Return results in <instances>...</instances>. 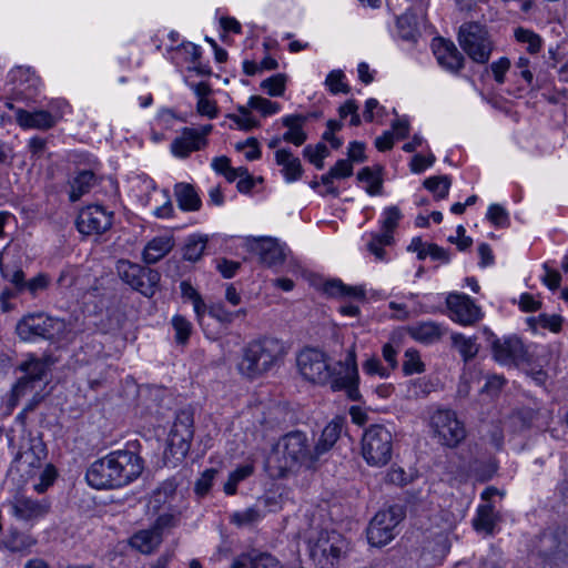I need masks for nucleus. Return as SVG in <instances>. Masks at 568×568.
Returning <instances> with one entry per match:
<instances>
[{
    "label": "nucleus",
    "mask_w": 568,
    "mask_h": 568,
    "mask_svg": "<svg viewBox=\"0 0 568 568\" xmlns=\"http://www.w3.org/2000/svg\"><path fill=\"white\" fill-rule=\"evenodd\" d=\"M297 368L302 376L316 384L329 382L334 392L345 390L352 400L359 399L358 390V369L356 363V353L352 347L344 361L337 363V367H331L325 353L306 348L297 356Z\"/></svg>",
    "instance_id": "1"
},
{
    "label": "nucleus",
    "mask_w": 568,
    "mask_h": 568,
    "mask_svg": "<svg viewBox=\"0 0 568 568\" xmlns=\"http://www.w3.org/2000/svg\"><path fill=\"white\" fill-rule=\"evenodd\" d=\"M287 354L285 343L274 336L264 335L246 343L241 349L237 372L247 379H257L278 369Z\"/></svg>",
    "instance_id": "2"
},
{
    "label": "nucleus",
    "mask_w": 568,
    "mask_h": 568,
    "mask_svg": "<svg viewBox=\"0 0 568 568\" xmlns=\"http://www.w3.org/2000/svg\"><path fill=\"white\" fill-rule=\"evenodd\" d=\"M277 452L282 454L283 464L278 467V475L285 476L287 471L300 468H314L321 460L315 446L305 433L295 430L284 435L277 443Z\"/></svg>",
    "instance_id": "3"
},
{
    "label": "nucleus",
    "mask_w": 568,
    "mask_h": 568,
    "mask_svg": "<svg viewBox=\"0 0 568 568\" xmlns=\"http://www.w3.org/2000/svg\"><path fill=\"white\" fill-rule=\"evenodd\" d=\"M16 331L20 339L36 342L38 339L59 343L68 341L71 329L64 320L52 317L45 313H30L17 324Z\"/></svg>",
    "instance_id": "4"
},
{
    "label": "nucleus",
    "mask_w": 568,
    "mask_h": 568,
    "mask_svg": "<svg viewBox=\"0 0 568 568\" xmlns=\"http://www.w3.org/2000/svg\"><path fill=\"white\" fill-rule=\"evenodd\" d=\"M310 558L317 568H333L347 550V541L335 530L322 529L307 537Z\"/></svg>",
    "instance_id": "5"
},
{
    "label": "nucleus",
    "mask_w": 568,
    "mask_h": 568,
    "mask_svg": "<svg viewBox=\"0 0 568 568\" xmlns=\"http://www.w3.org/2000/svg\"><path fill=\"white\" fill-rule=\"evenodd\" d=\"M361 452L369 466L387 465L393 456L392 433L384 425H371L362 436Z\"/></svg>",
    "instance_id": "6"
},
{
    "label": "nucleus",
    "mask_w": 568,
    "mask_h": 568,
    "mask_svg": "<svg viewBox=\"0 0 568 568\" xmlns=\"http://www.w3.org/2000/svg\"><path fill=\"white\" fill-rule=\"evenodd\" d=\"M429 426L437 442L449 448L457 447L467 436L464 422L449 408L436 409L430 416Z\"/></svg>",
    "instance_id": "7"
},
{
    "label": "nucleus",
    "mask_w": 568,
    "mask_h": 568,
    "mask_svg": "<svg viewBox=\"0 0 568 568\" xmlns=\"http://www.w3.org/2000/svg\"><path fill=\"white\" fill-rule=\"evenodd\" d=\"M458 42L464 52L476 63L486 64L494 50L488 31L476 22L459 28Z\"/></svg>",
    "instance_id": "8"
},
{
    "label": "nucleus",
    "mask_w": 568,
    "mask_h": 568,
    "mask_svg": "<svg viewBox=\"0 0 568 568\" xmlns=\"http://www.w3.org/2000/svg\"><path fill=\"white\" fill-rule=\"evenodd\" d=\"M404 518L400 506H390L378 511L367 527V540L372 546L383 547L398 534L397 526Z\"/></svg>",
    "instance_id": "9"
},
{
    "label": "nucleus",
    "mask_w": 568,
    "mask_h": 568,
    "mask_svg": "<svg viewBox=\"0 0 568 568\" xmlns=\"http://www.w3.org/2000/svg\"><path fill=\"white\" fill-rule=\"evenodd\" d=\"M116 271L120 278L133 290L148 297H152L155 294L161 278V274L158 271L128 260H120L116 264Z\"/></svg>",
    "instance_id": "10"
},
{
    "label": "nucleus",
    "mask_w": 568,
    "mask_h": 568,
    "mask_svg": "<svg viewBox=\"0 0 568 568\" xmlns=\"http://www.w3.org/2000/svg\"><path fill=\"white\" fill-rule=\"evenodd\" d=\"M10 514L18 520L28 524L45 517L51 508L48 499H33L24 494H16L7 501Z\"/></svg>",
    "instance_id": "11"
},
{
    "label": "nucleus",
    "mask_w": 568,
    "mask_h": 568,
    "mask_svg": "<svg viewBox=\"0 0 568 568\" xmlns=\"http://www.w3.org/2000/svg\"><path fill=\"white\" fill-rule=\"evenodd\" d=\"M174 520L175 517L170 514L159 516L151 528L135 532L130 539V545L142 554L153 552L162 542L163 529L173 526Z\"/></svg>",
    "instance_id": "12"
},
{
    "label": "nucleus",
    "mask_w": 568,
    "mask_h": 568,
    "mask_svg": "<svg viewBox=\"0 0 568 568\" xmlns=\"http://www.w3.org/2000/svg\"><path fill=\"white\" fill-rule=\"evenodd\" d=\"M113 213L100 205L82 209L77 219V227L85 235L102 234L112 225Z\"/></svg>",
    "instance_id": "13"
},
{
    "label": "nucleus",
    "mask_w": 568,
    "mask_h": 568,
    "mask_svg": "<svg viewBox=\"0 0 568 568\" xmlns=\"http://www.w3.org/2000/svg\"><path fill=\"white\" fill-rule=\"evenodd\" d=\"M193 423L191 410L182 409L176 414L168 439L170 447L175 448V453L185 455L189 452L194 435Z\"/></svg>",
    "instance_id": "14"
},
{
    "label": "nucleus",
    "mask_w": 568,
    "mask_h": 568,
    "mask_svg": "<svg viewBox=\"0 0 568 568\" xmlns=\"http://www.w3.org/2000/svg\"><path fill=\"white\" fill-rule=\"evenodd\" d=\"M111 455L119 487L130 484L142 474L143 460L138 454L123 449L112 452Z\"/></svg>",
    "instance_id": "15"
},
{
    "label": "nucleus",
    "mask_w": 568,
    "mask_h": 568,
    "mask_svg": "<svg viewBox=\"0 0 568 568\" xmlns=\"http://www.w3.org/2000/svg\"><path fill=\"white\" fill-rule=\"evenodd\" d=\"M450 318L463 325H471L480 320V308L465 294H449L446 300Z\"/></svg>",
    "instance_id": "16"
},
{
    "label": "nucleus",
    "mask_w": 568,
    "mask_h": 568,
    "mask_svg": "<svg viewBox=\"0 0 568 568\" xmlns=\"http://www.w3.org/2000/svg\"><path fill=\"white\" fill-rule=\"evenodd\" d=\"M87 480L97 489L119 488L111 453L90 466Z\"/></svg>",
    "instance_id": "17"
},
{
    "label": "nucleus",
    "mask_w": 568,
    "mask_h": 568,
    "mask_svg": "<svg viewBox=\"0 0 568 568\" xmlns=\"http://www.w3.org/2000/svg\"><path fill=\"white\" fill-rule=\"evenodd\" d=\"M61 116V114H54L47 110L28 111L24 109H17L14 112L17 124L24 130H50L58 123Z\"/></svg>",
    "instance_id": "18"
},
{
    "label": "nucleus",
    "mask_w": 568,
    "mask_h": 568,
    "mask_svg": "<svg viewBox=\"0 0 568 568\" xmlns=\"http://www.w3.org/2000/svg\"><path fill=\"white\" fill-rule=\"evenodd\" d=\"M432 48L440 67L454 73L463 69L465 59L454 42L436 38L433 40Z\"/></svg>",
    "instance_id": "19"
},
{
    "label": "nucleus",
    "mask_w": 568,
    "mask_h": 568,
    "mask_svg": "<svg viewBox=\"0 0 568 568\" xmlns=\"http://www.w3.org/2000/svg\"><path fill=\"white\" fill-rule=\"evenodd\" d=\"M494 357L501 364H513L525 359L526 351L520 338L517 336L494 339L491 342Z\"/></svg>",
    "instance_id": "20"
},
{
    "label": "nucleus",
    "mask_w": 568,
    "mask_h": 568,
    "mask_svg": "<svg viewBox=\"0 0 568 568\" xmlns=\"http://www.w3.org/2000/svg\"><path fill=\"white\" fill-rule=\"evenodd\" d=\"M251 247L258 255L261 263L267 266L282 264L286 258V246L275 239L255 240Z\"/></svg>",
    "instance_id": "21"
},
{
    "label": "nucleus",
    "mask_w": 568,
    "mask_h": 568,
    "mask_svg": "<svg viewBox=\"0 0 568 568\" xmlns=\"http://www.w3.org/2000/svg\"><path fill=\"white\" fill-rule=\"evenodd\" d=\"M207 140L197 134L196 129L184 128L181 135L176 136L171 143V151L176 158H187L192 152L205 148Z\"/></svg>",
    "instance_id": "22"
},
{
    "label": "nucleus",
    "mask_w": 568,
    "mask_h": 568,
    "mask_svg": "<svg viewBox=\"0 0 568 568\" xmlns=\"http://www.w3.org/2000/svg\"><path fill=\"white\" fill-rule=\"evenodd\" d=\"M37 545V539L29 532L20 531L18 528H10L0 540V549L20 556H27Z\"/></svg>",
    "instance_id": "23"
},
{
    "label": "nucleus",
    "mask_w": 568,
    "mask_h": 568,
    "mask_svg": "<svg viewBox=\"0 0 568 568\" xmlns=\"http://www.w3.org/2000/svg\"><path fill=\"white\" fill-rule=\"evenodd\" d=\"M231 568H283V566L273 555L253 549L235 557Z\"/></svg>",
    "instance_id": "24"
},
{
    "label": "nucleus",
    "mask_w": 568,
    "mask_h": 568,
    "mask_svg": "<svg viewBox=\"0 0 568 568\" xmlns=\"http://www.w3.org/2000/svg\"><path fill=\"white\" fill-rule=\"evenodd\" d=\"M9 77L10 81L14 84L16 92L24 95V98L36 95L41 84L39 77L30 68L17 67L11 70Z\"/></svg>",
    "instance_id": "25"
},
{
    "label": "nucleus",
    "mask_w": 568,
    "mask_h": 568,
    "mask_svg": "<svg viewBox=\"0 0 568 568\" xmlns=\"http://www.w3.org/2000/svg\"><path fill=\"white\" fill-rule=\"evenodd\" d=\"M408 335L422 343V344H434L440 341L443 337L445 329L442 324L433 322V321H425V322H418L407 328Z\"/></svg>",
    "instance_id": "26"
},
{
    "label": "nucleus",
    "mask_w": 568,
    "mask_h": 568,
    "mask_svg": "<svg viewBox=\"0 0 568 568\" xmlns=\"http://www.w3.org/2000/svg\"><path fill=\"white\" fill-rule=\"evenodd\" d=\"M345 419L343 417L333 418L323 429L320 439L314 444L316 454L322 458L335 445L344 428Z\"/></svg>",
    "instance_id": "27"
},
{
    "label": "nucleus",
    "mask_w": 568,
    "mask_h": 568,
    "mask_svg": "<svg viewBox=\"0 0 568 568\" xmlns=\"http://www.w3.org/2000/svg\"><path fill=\"white\" fill-rule=\"evenodd\" d=\"M174 246V241L172 236L162 235L152 239L145 245L143 250V261L146 264L158 263L161 258L168 255Z\"/></svg>",
    "instance_id": "28"
},
{
    "label": "nucleus",
    "mask_w": 568,
    "mask_h": 568,
    "mask_svg": "<svg viewBox=\"0 0 568 568\" xmlns=\"http://www.w3.org/2000/svg\"><path fill=\"white\" fill-rule=\"evenodd\" d=\"M275 162L282 166L286 182H293L302 176L303 169L298 158L294 156L288 149H280L275 152Z\"/></svg>",
    "instance_id": "29"
},
{
    "label": "nucleus",
    "mask_w": 568,
    "mask_h": 568,
    "mask_svg": "<svg viewBox=\"0 0 568 568\" xmlns=\"http://www.w3.org/2000/svg\"><path fill=\"white\" fill-rule=\"evenodd\" d=\"M174 195L182 211L200 210L202 202L192 184L183 182L176 183L174 186Z\"/></svg>",
    "instance_id": "30"
},
{
    "label": "nucleus",
    "mask_w": 568,
    "mask_h": 568,
    "mask_svg": "<svg viewBox=\"0 0 568 568\" xmlns=\"http://www.w3.org/2000/svg\"><path fill=\"white\" fill-rule=\"evenodd\" d=\"M398 37L407 42L416 43L420 37L417 16L412 11H406L396 20Z\"/></svg>",
    "instance_id": "31"
},
{
    "label": "nucleus",
    "mask_w": 568,
    "mask_h": 568,
    "mask_svg": "<svg viewBox=\"0 0 568 568\" xmlns=\"http://www.w3.org/2000/svg\"><path fill=\"white\" fill-rule=\"evenodd\" d=\"M69 200L79 201L87 194L95 183V175L92 171L83 170L79 172L70 182Z\"/></svg>",
    "instance_id": "32"
},
{
    "label": "nucleus",
    "mask_w": 568,
    "mask_h": 568,
    "mask_svg": "<svg viewBox=\"0 0 568 568\" xmlns=\"http://www.w3.org/2000/svg\"><path fill=\"white\" fill-rule=\"evenodd\" d=\"M49 366L50 363L48 359L31 356L29 359L22 362L18 368L23 373L24 377L34 383H40L44 379Z\"/></svg>",
    "instance_id": "33"
},
{
    "label": "nucleus",
    "mask_w": 568,
    "mask_h": 568,
    "mask_svg": "<svg viewBox=\"0 0 568 568\" xmlns=\"http://www.w3.org/2000/svg\"><path fill=\"white\" fill-rule=\"evenodd\" d=\"M0 272L1 276L10 282L18 292H21V285L24 280V272L13 261L8 260V253H0Z\"/></svg>",
    "instance_id": "34"
},
{
    "label": "nucleus",
    "mask_w": 568,
    "mask_h": 568,
    "mask_svg": "<svg viewBox=\"0 0 568 568\" xmlns=\"http://www.w3.org/2000/svg\"><path fill=\"white\" fill-rule=\"evenodd\" d=\"M209 242L207 235L192 234L190 235L183 247V258L190 262H197L201 260L206 244Z\"/></svg>",
    "instance_id": "35"
},
{
    "label": "nucleus",
    "mask_w": 568,
    "mask_h": 568,
    "mask_svg": "<svg viewBox=\"0 0 568 568\" xmlns=\"http://www.w3.org/2000/svg\"><path fill=\"white\" fill-rule=\"evenodd\" d=\"M382 166H376L375 169L365 166L357 173L358 181L367 184L366 192L369 195H378L382 193Z\"/></svg>",
    "instance_id": "36"
},
{
    "label": "nucleus",
    "mask_w": 568,
    "mask_h": 568,
    "mask_svg": "<svg viewBox=\"0 0 568 568\" xmlns=\"http://www.w3.org/2000/svg\"><path fill=\"white\" fill-rule=\"evenodd\" d=\"M514 37L518 43L526 45V51L529 54H537L542 48L544 41L541 37L530 29L517 27L514 30Z\"/></svg>",
    "instance_id": "37"
},
{
    "label": "nucleus",
    "mask_w": 568,
    "mask_h": 568,
    "mask_svg": "<svg viewBox=\"0 0 568 568\" xmlns=\"http://www.w3.org/2000/svg\"><path fill=\"white\" fill-rule=\"evenodd\" d=\"M324 291L331 296H351L359 300L365 297V291L362 287L347 286L341 280L327 281L324 285Z\"/></svg>",
    "instance_id": "38"
},
{
    "label": "nucleus",
    "mask_w": 568,
    "mask_h": 568,
    "mask_svg": "<svg viewBox=\"0 0 568 568\" xmlns=\"http://www.w3.org/2000/svg\"><path fill=\"white\" fill-rule=\"evenodd\" d=\"M178 484L174 479L164 480L153 493L150 504L154 509H160L163 505L171 501L176 493Z\"/></svg>",
    "instance_id": "39"
},
{
    "label": "nucleus",
    "mask_w": 568,
    "mask_h": 568,
    "mask_svg": "<svg viewBox=\"0 0 568 568\" xmlns=\"http://www.w3.org/2000/svg\"><path fill=\"white\" fill-rule=\"evenodd\" d=\"M450 338H452L453 346L462 355V357L465 362L470 361L471 358H474L477 355L479 347L476 343L475 337H466L465 335H463L460 333H454V334H452Z\"/></svg>",
    "instance_id": "40"
},
{
    "label": "nucleus",
    "mask_w": 568,
    "mask_h": 568,
    "mask_svg": "<svg viewBox=\"0 0 568 568\" xmlns=\"http://www.w3.org/2000/svg\"><path fill=\"white\" fill-rule=\"evenodd\" d=\"M19 455L36 457V460H43L47 457V446L41 435L29 436L27 444L22 445Z\"/></svg>",
    "instance_id": "41"
},
{
    "label": "nucleus",
    "mask_w": 568,
    "mask_h": 568,
    "mask_svg": "<svg viewBox=\"0 0 568 568\" xmlns=\"http://www.w3.org/2000/svg\"><path fill=\"white\" fill-rule=\"evenodd\" d=\"M423 184L434 194L435 199L443 200L448 195L452 181L447 175H437L426 179Z\"/></svg>",
    "instance_id": "42"
},
{
    "label": "nucleus",
    "mask_w": 568,
    "mask_h": 568,
    "mask_svg": "<svg viewBox=\"0 0 568 568\" xmlns=\"http://www.w3.org/2000/svg\"><path fill=\"white\" fill-rule=\"evenodd\" d=\"M473 523L476 530L491 534L495 526L493 506L480 505Z\"/></svg>",
    "instance_id": "43"
},
{
    "label": "nucleus",
    "mask_w": 568,
    "mask_h": 568,
    "mask_svg": "<svg viewBox=\"0 0 568 568\" xmlns=\"http://www.w3.org/2000/svg\"><path fill=\"white\" fill-rule=\"evenodd\" d=\"M51 283V278L48 274L39 273L34 277L22 282L21 292H28L32 297H37L39 294L44 292Z\"/></svg>",
    "instance_id": "44"
},
{
    "label": "nucleus",
    "mask_w": 568,
    "mask_h": 568,
    "mask_svg": "<svg viewBox=\"0 0 568 568\" xmlns=\"http://www.w3.org/2000/svg\"><path fill=\"white\" fill-rule=\"evenodd\" d=\"M251 109L257 110L263 116L280 112L281 105L261 95H252L247 102Z\"/></svg>",
    "instance_id": "45"
},
{
    "label": "nucleus",
    "mask_w": 568,
    "mask_h": 568,
    "mask_svg": "<svg viewBox=\"0 0 568 568\" xmlns=\"http://www.w3.org/2000/svg\"><path fill=\"white\" fill-rule=\"evenodd\" d=\"M253 473V466L244 465L236 468L229 475L227 481L224 484V491L226 495H234L236 487L240 481L251 476Z\"/></svg>",
    "instance_id": "46"
},
{
    "label": "nucleus",
    "mask_w": 568,
    "mask_h": 568,
    "mask_svg": "<svg viewBox=\"0 0 568 568\" xmlns=\"http://www.w3.org/2000/svg\"><path fill=\"white\" fill-rule=\"evenodd\" d=\"M37 384L22 375L12 386L9 398L10 405L16 406L21 397L34 390Z\"/></svg>",
    "instance_id": "47"
},
{
    "label": "nucleus",
    "mask_w": 568,
    "mask_h": 568,
    "mask_svg": "<svg viewBox=\"0 0 568 568\" xmlns=\"http://www.w3.org/2000/svg\"><path fill=\"white\" fill-rule=\"evenodd\" d=\"M286 77L277 73L262 81L261 88L271 97H282L285 91Z\"/></svg>",
    "instance_id": "48"
},
{
    "label": "nucleus",
    "mask_w": 568,
    "mask_h": 568,
    "mask_svg": "<svg viewBox=\"0 0 568 568\" xmlns=\"http://www.w3.org/2000/svg\"><path fill=\"white\" fill-rule=\"evenodd\" d=\"M393 235L387 233H377L372 236L367 243V250L375 255L377 260H383L385 256L384 246L392 243Z\"/></svg>",
    "instance_id": "49"
},
{
    "label": "nucleus",
    "mask_w": 568,
    "mask_h": 568,
    "mask_svg": "<svg viewBox=\"0 0 568 568\" xmlns=\"http://www.w3.org/2000/svg\"><path fill=\"white\" fill-rule=\"evenodd\" d=\"M403 371L405 375H413L423 373L425 366L420 361L419 353L414 348H408L405 352V361L403 363Z\"/></svg>",
    "instance_id": "50"
},
{
    "label": "nucleus",
    "mask_w": 568,
    "mask_h": 568,
    "mask_svg": "<svg viewBox=\"0 0 568 568\" xmlns=\"http://www.w3.org/2000/svg\"><path fill=\"white\" fill-rule=\"evenodd\" d=\"M172 326L175 332V341L179 344H185L192 333V324L181 315H175L172 318Z\"/></svg>",
    "instance_id": "51"
},
{
    "label": "nucleus",
    "mask_w": 568,
    "mask_h": 568,
    "mask_svg": "<svg viewBox=\"0 0 568 568\" xmlns=\"http://www.w3.org/2000/svg\"><path fill=\"white\" fill-rule=\"evenodd\" d=\"M402 219L400 210L397 206L386 207L383 212V221H382V232L390 234L398 225L399 220Z\"/></svg>",
    "instance_id": "52"
},
{
    "label": "nucleus",
    "mask_w": 568,
    "mask_h": 568,
    "mask_svg": "<svg viewBox=\"0 0 568 568\" xmlns=\"http://www.w3.org/2000/svg\"><path fill=\"white\" fill-rule=\"evenodd\" d=\"M344 78L345 75L342 70H333L326 77L325 84L334 94L339 92L348 93L349 88L346 83H344Z\"/></svg>",
    "instance_id": "53"
},
{
    "label": "nucleus",
    "mask_w": 568,
    "mask_h": 568,
    "mask_svg": "<svg viewBox=\"0 0 568 568\" xmlns=\"http://www.w3.org/2000/svg\"><path fill=\"white\" fill-rule=\"evenodd\" d=\"M57 470L53 465L48 464L40 473L39 481L33 485L34 491L43 494L55 480Z\"/></svg>",
    "instance_id": "54"
},
{
    "label": "nucleus",
    "mask_w": 568,
    "mask_h": 568,
    "mask_svg": "<svg viewBox=\"0 0 568 568\" xmlns=\"http://www.w3.org/2000/svg\"><path fill=\"white\" fill-rule=\"evenodd\" d=\"M260 518H261L260 510L255 507H250L242 511H235L231 516V521L239 526H243V525H248V524L255 523Z\"/></svg>",
    "instance_id": "55"
},
{
    "label": "nucleus",
    "mask_w": 568,
    "mask_h": 568,
    "mask_svg": "<svg viewBox=\"0 0 568 568\" xmlns=\"http://www.w3.org/2000/svg\"><path fill=\"white\" fill-rule=\"evenodd\" d=\"M487 219L499 227L507 226L509 217L507 211L499 204H491L487 211Z\"/></svg>",
    "instance_id": "56"
},
{
    "label": "nucleus",
    "mask_w": 568,
    "mask_h": 568,
    "mask_svg": "<svg viewBox=\"0 0 568 568\" xmlns=\"http://www.w3.org/2000/svg\"><path fill=\"white\" fill-rule=\"evenodd\" d=\"M510 65H511L510 60L506 57H501L500 59H498L497 61H494L489 65V69L494 75V79L498 84L505 83L506 73L509 71Z\"/></svg>",
    "instance_id": "57"
},
{
    "label": "nucleus",
    "mask_w": 568,
    "mask_h": 568,
    "mask_svg": "<svg viewBox=\"0 0 568 568\" xmlns=\"http://www.w3.org/2000/svg\"><path fill=\"white\" fill-rule=\"evenodd\" d=\"M42 460H36V457H29L17 454L14 465L19 471L26 470L29 476H34L36 470L40 468Z\"/></svg>",
    "instance_id": "58"
},
{
    "label": "nucleus",
    "mask_w": 568,
    "mask_h": 568,
    "mask_svg": "<svg viewBox=\"0 0 568 568\" xmlns=\"http://www.w3.org/2000/svg\"><path fill=\"white\" fill-rule=\"evenodd\" d=\"M531 321L534 320H529V322ZM535 321L538 323L540 327L547 328L554 333H558L561 329L564 318L557 314H540Z\"/></svg>",
    "instance_id": "59"
},
{
    "label": "nucleus",
    "mask_w": 568,
    "mask_h": 568,
    "mask_svg": "<svg viewBox=\"0 0 568 568\" xmlns=\"http://www.w3.org/2000/svg\"><path fill=\"white\" fill-rule=\"evenodd\" d=\"M209 314L222 324H231L235 320V314L227 311L222 303L210 305Z\"/></svg>",
    "instance_id": "60"
},
{
    "label": "nucleus",
    "mask_w": 568,
    "mask_h": 568,
    "mask_svg": "<svg viewBox=\"0 0 568 568\" xmlns=\"http://www.w3.org/2000/svg\"><path fill=\"white\" fill-rule=\"evenodd\" d=\"M363 371L367 375H378L382 378L389 376V369L384 367L377 357H371L363 363Z\"/></svg>",
    "instance_id": "61"
},
{
    "label": "nucleus",
    "mask_w": 568,
    "mask_h": 568,
    "mask_svg": "<svg viewBox=\"0 0 568 568\" xmlns=\"http://www.w3.org/2000/svg\"><path fill=\"white\" fill-rule=\"evenodd\" d=\"M303 154L310 162H315L318 161V159L324 160L327 158L329 155V151L324 143L320 142L316 145H306L303 150Z\"/></svg>",
    "instance_id": "62"
},
{
    "label": "nucleus",
    "mask_w": 568,
    "mask_h": 568,
    "mask_svg": "<svg viewBox=\"0 0 568 568\" xmlns=\"http://www.w3.org/2000/svg\"><path fill=\"white\" fill-rule=\"evenodd\" d=\"M515 73L523 78L528 87H532L534 73L530 70V60L526 57H519L515 63Z\"/></svg>",
    "instance_id": "63"
},
{
    "label": "nucleus",
    "mask_w": 568,
    "mask_h": 568,
    "mask_svg": "<svg viewBox=\"0 0 568 568\" xmlns=\"http://www.w3.org/2000/svg\"><path fill=\"white\" fill-rule=\"evenodd\" d=\"M435 155L429 154L428 156H424L422 154H416L413 156L409 166L410 171L414 173H422L425 171L428 166H432L435 162Z\"/></svg>",
    "instance_id": "64"
}]
</instances>
